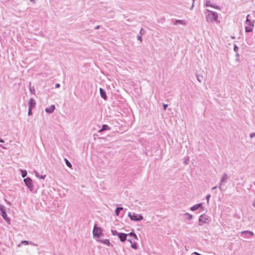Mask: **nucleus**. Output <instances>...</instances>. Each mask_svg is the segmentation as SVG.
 Wrapping results in <instances>:
<instances>
[{"label": "nucleus", "mask_w": 255, "mask_h": 255, "mask_svg": "<svg viewBox=\"0 0 255 255\" xmlns=\"http://www.w3.org/2000/svg\"><path fill=\"white\" fill-rule=\"evenodd\" d=\"M207 11L209 12L207 17V20L210 21H216L218 17V13L210 10H207Z\"/></svg>", "instance_id": "nucleus-1"}, {"label": "nucleus", "mask_w": 255, "mask_h": 255, "mask_svg": "<svg viewBox=\"0 0 255 255\" xmlns=\"http://www.w3.org/2000/svg\"><path fill=\"white\" fill-rule=\"evenodd\" d=\"M128 216L129 217L131 220L134 221H139L143 219V216L140 214H136L135 213L131 214L129 212Z\"/></svg>", "instance_id": "nucleus-2"}, {"label": "nucleus", "mask_w": 255, "mask_h": 255, "mask_svg": "<svg viewBox=\"0 0 255 255\" xmlns=\"http://www.w3.org/2000/svg\"><path fill=\"white\" fill-rule=\"evenodd\" d=\"M209 219V217L204 214H202L199 219V225L202 226L203 224L206 223Z\"/></svg>", "instance_id": "nucleus-3"}, {"label": "nucleus", "mask_w": 255, "mask_h": 255, "mask_svg": "<svg viewBox=\"0 0 255 255\" xmlns=\"http://www.w3.org/2000/svg\"><path fill=\"white\" fill-rule=\"evenodd\" d=\"M102 233V229L100 227H98L96 225H95L94 227V229L93 230V234L94 236L96 237L97 238H99Z\"/></svg>", "instance_id": "nucleus-4"}, {"label": "nucleus", "mask_w": 255, "mask_h": 255, "mask_svg": "<svg viewBox=\"0 0 255 255\" xmlns=\"http://www.w3.org/2000/svg\"><path fill=\"white\" fill-rule=\"evenodd\" d=\"M228 179V176L227 173H224L223 174V176L221 179L220 184L219 186V188L222 191L223 190L222 188V185L224 184L225 182H227V179Z\"/></svg>", "instance_id": "nucleus-5"}, {"label": "nucleus", "mask_w": 255, "mask_h": 255, "mask_svg": "<svg viewBox=\"0 0 255 255\" xmlns=\"http://www.w3.org/2000/svg\"><path fill=\"white\" fill-rule=\"evenodd\" d=\"M24 181L29 188H32L33 187L32 181L30 178L27 177L24 179Z\"/></svg>", "instance_id": "nucleus-6"}, {"label": "nucleus", "mask_w": 255, "mask_h": 255, "mask_svg": "<svg viewBox=\"0 0 255 255\" xmlns=\"http://www.w3.org/2000/svg\"><path fill=\"white\" fill-rule=\"evenodd\" d=\"M128 236V235L125 233H121L120 234H118V237L120 241L122 242H125L127 240Z\"/></svg>", "instance_id": "nucleus-7"}, {"label": "nucleus", "mask_w": 255, "mask_h": 255, "mask_svg": "<svg viewBox=\"0 0 255 255\" xmlns=\"http://www.w3.org/2000/svg\"><path fill=\"white\" fill-rule=\"evenodd\" d=\"M100 93L101 97L102 98H103L104 100H107V96L106 95L105 91L103 89H102L101 88H100Z\"/></svg>", "instance_id": "nucleus-8"}, {"label": "nucleus", "mask_w": 255, "mask_h": 255, "mask_svg": "<svg viewBox=\"0 0 255 255\" xmlns=\"http://www.w3.org/2000/svg\"><path fill=\"white\" fill-rule=\"evenodd\" d=\"M202 206V203L197 204L193 206L192 207H191L190 208V210L192 211H195V210L198 209L199 208H200V207H201Z\"/></svg>", "instance_id": "nucleus-9"}, {"label": "nucleus", "mask_w": 255, "mask_h": 255, "mask_svg": "<svg viewBox=\"0 0 255 255\" xmlns=\"http://www.w3.org/2000/svg\"><path fill=\"white\" fill-rule=\"evenodd\" d=\"M55 109L54 105H51L49 107H47L45 109L46 112L48 113H51L53 112Z\"/></svg>", "instance_id": "nucleus-10"}, {"label": "nucleus", "mask_w": 255, "mask_h": 255, "mask_svg": "<svg viewBox=\"0 0 255 255\" xmlns=\"http://www.w3.org/2000/svg\"><path fill=\"white\" fill-rule=\"evenodd\" d=\"M173 24L174 25H177L178 24H182V25H185L186 22L183 20H175L174 21Z\"/></svg>", "instance_id": "nucleus-11"}, {"label": "nucleus", "mask_w": 255, "mask_h": 255, "mask_svg": "<svg viewBox=\"0 0 255 255\" xmlns=\"http://www.w3.org/2000/svg\"><path fill=\"white\" fill-rule=\"evenodd\" d=\"M97 241L101 242L104 244L108 245V246H109L110 245V242L109 240L108 239H105V240L99 239L97 240Z\"/></svg>", "instance_id": "nucleus-12"}, {"label": "nucleus", "mask_w": 255, "mask_h": 255, "mask_svg": "<svg viewBox=\"0 0 255 255\" xmlns=\"http://www.w3.org/2000/svg\"><path fill=\"white\" fill-rule=\"evenodd\" d=\"M110 128L107 125H103L102 126V128L101 129H100L99 130V132H102L104 130H110Z\"/></svg>", "instance_id": "nucleus-13"}, {"label": "nucleus", "mask_w": 255, "mask_h": 255, "mask_svg": "<svg viewBox=\"0 0 255 255\" xmlns=\"http://www.w3.org/2000/svg\"><path fill=\"white\" fill-rule=\"evenodd\" d=\"M241 234H246V235H250L251 236H252L254 235V233L252 231H242L240 233Z\"/></svg>", "instance_id": "nucleus-14"}, {"label": "nucleus", "mask_w": 255, "mask_h": 255, "mask_svg": "<svg viewBox=\"0 0 255 255\" xmlns=\"http://www.w3.org/2000/svg\"><path fill=\"white\" fill-rule=\"evenodd\" d=\"M35 102L34 100L33 99H31L29 102V108H32L33 107H34L35 106Z\"/></svg>", "instance_id": "nucleus-15"}, {"label": "nucleus", "mask_w": 255, "mask_h": 255, "mask_svg": "<svg viewBox=\"0 0 255 255\" xmlns=\"http://www.w3.org/2000/svg\"><path fill=\"white\" fill-rule=\"evenodd\" d=\"M123 210V207H117L115 210V214L117 216H118L120 214V212L121 211Z\"/></svg>", "instance_id": "nucleus-16"}, {"label": "nucleus", "mask_w": 255, "mask_h": 255, "mask_svg": "<svg viewBox=\"0 0 255 255\" xmlns=\"http://www.w3.org/2000/svg\"><path fill=\"white\" fill-rule=\"evenodd\" d=\"M184 215L186 217V219L188 220H191L193 218V216L188 213L184 214Z\"/></svg>", "instance_id": "nucleus-17"}, {"label": "nucleus", "mask_w": 255, "mask_h": 255, "mask_svg": "<svg viewBox=\"0 0 255 255\" xmlns=\"http://www.w3.org/2000/svg\"><path fill=\"white\" fill-rule=\"evenodd\" d=\"M206 6H211V7H213L215 8L216 9H220L219 6H218V5L214 6V5H211V4H210V1H207L206 2Z\"/></svg>", "instance_id": "nucleus-18"}, {"label": "nucleus", "mask_w": 255, "mask_h": 255, "mask_svg": "<svg viewBox=\"0 0 255 255\" xmlns=\"http://www.w3.org/2000/svg\"><path fill=\"white\" fill-rule=\"evenodd\" d=\"M249 16V15H248L247 17V19H246V23L247 24L249 25V26H254V24L253 23V22L251 21V20H250V19H249L248 18V17Z\"/></svg>", "instance_id": "nucleus-19"}, {"label": "nucleus", "mask_w": 255, "mask_h": 255, "mask_svg": "<svg viewBox=\"0 0 255 255\" xmlns=\"http://www.w3.org/2000/svg\"><path fill=\"white\" fill-rule=\"evenodd\" d=\"M196 76H197V80L199 82L201 83L202 81V80H203V76L202 75H198V74H197Z\"/></svg>", "instance_id": "nucleus-20"}, {"label": "nucleus", "mask_w": 255, "mask_h": 255, "mask_svg": "<svg viewBox=\"0 0 255 255\" xmlns=\"http://www.w3.org/2000/svg\"><path fill=\"white\" fill-rule=\"evenodd\" d=\"M65 163L68 167L72 169V166L71 163L66 158H65Z\"/></svg>", "instance_id": "nucleus-21"}, {"label": "nucleus", "mask_w": 255, "mask_h": 255, "mask_svg": "<svg viewBox=\"0 0 255 255\" xmlns=\"http://www.w3.org/2000/svg\"><path fill=\"white\" fill-rule=\"evenodd\" d=\"M128 236L132 237V238H133L135 239H137V236L136 235V234L133 233V232H130L129 234H128Z\"/></svg>", "instance_id": "nucleus-22"}, {"label": "nucleus", "mask_w": 255, "mask_h": 255, "mask_svg": "<svg viewBox=\"0 0 255 255\" xmlns=\"http://www.w3.org/2000/svg\"><path fill=\"white\" fill-rule=\"evenodd\" d=\"M128 242H129L131 244V247L134 249H137V246L135 244H132V241H131V239H128Z\"/></svg>", "instance_id": "nucleus-23"}, {"label": "nucleus", "mask_w": 255, "mask_h": 255, "mask_svg": "<svg viewBox=\"0 0 255 255\" xmlns=\"http://www.w3.org/2000/svg\"><path fill=\"white\" fill-rule=\"evenodd\" d=\"M111 232L113 234V235L114 236H118V234H120V233H118L117 232V231L116 230H111Z\"/></svg>", "instance_id": "nucleus-24"}, {"label": "nucleus", "mask_w": 255, "mask_h": 255, "mask_svg": "<svg viewBox=\"0 0 255 255\" xmlns=\"http://www.w3.org/2000/svg\"><path fill=\"white\" fill-rule=\"evenodd\" d=\"M245 30L246 32H250L252 31L253 29L252 28L247 26L245 28Z\"/></svg>", "instance_id": "nucleus-25"}, {"label": "nucleus", "mask_w": 255, "mask_h": 255, "mask_svg": "<svg viewBox=\"0 0 255 255\" xmlns=\"http://www.w3.org/2000/svg\"><path fill=\"white\" fill-rule=\"evenodd\" d=\"M21 172H22V177H24L25 176H26L27 172H26V171H25V170H21Z\"/></svg>", "instance_id": "nucleus-26"}, {"label": "nucleus", "mask_w": 255, "mask_h": 255, "mask_svg": "<svg viewBox=\"0 0 255 255\" xmlns=\"http://www.w3.org/2000/svg\"><path fill=\"white\" fill-rule=\"evenodd\" d=\"M144 33H145V31L144 30V29L142 28H141L139 31V34L140 35H143L144 34Z\"/></svg>", "instance_id": "nucleus-27"}, {"label": "nucleus", "mask_w": 255, "mask_h": 255, "mask_svg": "<svg viewBox=\"0 0 255 255\" xmlns=\"http://www.w3.org/2000/svg\"><path fill=\"white\" fill-rule=\"evenodd\" d=\"M234 50L235 52H237V51L239 50L238 47L236 45H234Z\"/></svg>", "instance_id": "nucleus-28"}, {"label": "nucleus", "mask_w": 255, "mask_h": 255, "mask_svg": "<svg viewBox=\"0 0 255 255\" xmlns=\"http://www.w3.org/2000/svg\"><path fill=\"white\" fill-rule=\"evenodd\" d=\"M137 39L138 40L140 41V42L142 41V37H141V35H138L137 36Z\"/></svg>", "instance_id": "nucleus-29"}, {"label": "nucleus", "mask_w": 255, "mask_h": 255, "mask_svg": "<svg viewBox=\"0 0 255 255\" xmlns=\"http://www.w3.org/2000/svg\"><path fill=\"white\" fill-rule=\"evenodd\" d=\"M28 115L29 116L32 115V108H29V111H28Z\"/></svg>", "instance_id": "nucleus-30"}, {"label": "nucleus", "mask_w": 255, "mask_h": 255, "mask_svg": "<svg viewBox=\"0 0 255 255\" xmlns=\"http://www.w3.org/2000/svg\"><path fill=\"white\" fill-rule=\"evenodd\" d=\"M210 197H211V195L210 194L207 195V196H206V199H207V201L208 203L209 201V199H210Z\"/></svg>", "instance_id": "nucleus-31"}, {"label": "nucleus", "mask_w": 255, "mask_h": 255, "mask_svg": "<svg viewBox=\"0 0 255 255\" xmlns=\"http://www.w3.org/2000/svg\"><path fill=\"white\" fill-rule=\"evenodd\" d=\"M250 136L251 138H253L254 137H255V132L251 133L250 134Z\"/></svg>", "instance_id": "nucleus-32"}, {"label": "nucleus", "mask_w": 255, "mask_h": 255, "mask_svg": "<svg viewBox=\"0 0 255 255\" xmlns=\"http://www.w3.org/2000/svg\"><path fill=\"white\" fill-rule=\"evenodd\" d=\"M21 244H24V245H28V242H27V241H22V242H21Z\"/></svg>", "instance_id": "nucleus-33"}, {"label": "nucleus", "mask_w": 255, "mask_h": 255, "mask_svg": "<svg viewBox=\"0 0 255 255\" xmlns=\"http://www.w3.org/2000/svg\"><path fill=\"white\" fill-rule=\"evenodd\" d=\"M167 107H168L167 104H163V108H164V110H166Z\"/></svg>", "instance_id": "nucleus-34"}, {"label": "nucleus", "mask_w": 255, "mask_h": 255, "mask_svg": "<svg viewBox=\"0 0 255 255\" xmlns=\"http://www.w3.org/2000/svg\"><path fill=\"white\" fill-rule=\"evenodd\" d=\"M188 160V159H187V160L184 161V163L185 164H188V162H187Z\"/></svg>", "instance_id": "nucleus-35"}, {"label": "nucleus", "mask_w": 255, "mask_h": 255, "mask_svg": "<svg viewBox=\"0 0 255 255\" xmlns=\"http://www.w3.org/2000/svg\"><path fill=\"white\" fill-rule=\"evenodd\" d=\"M100 28V25H97L95 27V29H98Z\"/></svg>", "instance_id": "nucleus-36"}, {"label": "nucleus", "mask_w": 255, "mask_h": 255, "mask_svg": "<svg viewBox=\"0 0 255 255\" xmlns=\"http://www.w3.org/2000/svg\"><path fill=\"white\" fill-rule=\"evenodd\" d=\"M253 206L255 207V199L254 200L253 203Z\"/></svg>", "instance_id": "nucleus-37"}, {"label": "nucleus", "mask_w": 255, "mask_h": 255, "mask_svg": "<svg viewBox=\"0 0 255 255\" xmlns=\"http://www.w3.org/2000/svg\"><path fill=\"white\" fill-rule=\"evenodd\" d=\"M60 86V85L59 84H56V87L58 88Z\"/></svg>", "instance_id": "nucleus-38"}, {"label": "nucleus", "mask_w": 255, "mask_h": 255, "mask_svg": "<svg viewBox=\"0 0 255 255\" xmlns=\"http://www.w3.org/2000/svg\"><path fill=\"white\" fill-rule=\"evenodd\" d=\"M216 188H217V186H214V187H213L212 188V190H215V189H216Z\"/></svg>", "instance_id": "nucleus-39"}, {"label": "nucleus", "mask_w": 255, "mask_h": 255, "mask_svg": "<svg viewBox=\"0 0 255 255\" xmlns=\"http://www.w3.org/2000/svg\"><path fill=\"white\" fill-rule=\"evenodd\" d=\"M231 38H232V39H235V36H231Z\"/></svg>", "instance_id": "nucleus-40"}, {"label": "nucleus", "mask_w": 255, "mask_h": 255, "mask_svg": "<svg viewBox=\"0 0 255 255\" xmlns=\"http://www.w3.org/2000/svg\"><path fill=\"white\" fill-rule=\"evenodd\" d=\"M4 141L2 139H0V142H3Z\"/></svg>", "instance_id": "nucleus-41"}, {"label": "nucleus", "mask_w": 255, "mask_h": 255, "mask_svg": "<svg viewBox=\"0 0 255 255\" xmlns=\"http://www.w3.org/2000/svg\"><path fill=\"white\" fill-rule=\"evenodd\" d=\"M193 0V4H192V6H193V3H194V2L195 0Z\"/></svg>", "instance_id": "nucleus-42"}]
</instances>
